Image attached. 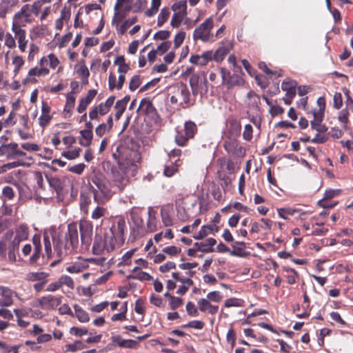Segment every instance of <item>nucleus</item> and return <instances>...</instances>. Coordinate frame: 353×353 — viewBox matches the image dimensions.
Wrapping results in <instances>:
<instances>
[{
  "label": "nucleus",
  "mask_w": 353,
  "mask_h": 353,
  "mask_svg": "<svg viewBox=\"0 0 353 353\" xmlns=\"http://www.w3.org/2000/svg\"><path fill=\"white\" fill-rule=\"evenodd\" d=\"M52 240L54 253L50 236L47 234H43V245L46 257L52 259L54 254L57 256V259L50 264V267L56 266L65 256L77 252L79 246V232L77 223H70L68 225V230L65 233L63 239H56L53 236Z\"/></svg>",
  "instance_id": "f257e3e1"
},
{
  "label": "nucleus",
  "mask_w": 353,
  "mask_h": 353,
  "mask_svg": "<svg viewBox=\"0 0 353 353\" xmlns=\"http://www.w3.org/2000/svg\"><path fill=\"white\" fill-rule=\"evenodd\" d=\"M126 228L125 219L119 217L113 222L108 231L103 234H97L92 246L93 254H101L104 251L111 252L122 246L125 240Z\"/></svg>",
  "instance_id": "f03ea898"
},
{
  "label": "nucleus",
  "mask_w": 353,
  "mask_h": 353,
  "mask_svg": "<svg viewBox=\"0 0 353 353\" xmlns=\"http://www.w3.org/2000/svg\"><path fill=\"white\" fill-rule=\"evenodd\" d=\"M112 158L117 163L121 169H127L134 171L137 169V163L139 162L141 157L137 150H134L124 145H119L112 154Z\"/></svg>",
  "instance_id": "7ed1b4c3"
},
{
  "label": "nucleus",
  "mask_w": 353,
  "mask_h": 353,
  "mask_svg": "<svg viewBox=\"0 0 353 353\" xmlns=\"http://www.w3.org/2000/svg\"><path fill=\"white\" fill-rule=\"evenodd\" d=\"M96 188H92L94 201L98 204H103L110 199L114 192L107 184L105 176L101 173L94 174L91 178Z\"/></svg>",
  "instance_id": "20e7f679"
},
{
  "label": "nucleus",
  "mask_w": 353,
  "mask_h": 353,
  "mask_svg": "<svg viewBox=\"0 0 353 353\" xmlns=\"http://www.w3.org/2000/svg\"><path fill=\"white\" fill-rule=\"evenodd\" d=\"M214 25L212 17L207 18L202 23L196 28L193 32L192 39L194 41H201L203 43H212L216 41V37L212 33Z\"/></svg>",
  "instance_id": "39448f33"
},
{
  "label": "nucleus",
  "mask_w": 353,
  "mask_h": 353,
  "mask_svg": "<svg viewBox=\"0 0 353 353\" xmlns=\"http://www.w3.org/2000/svg\"><path fill=\"white\" fill-rule=\"evenodd\" d=\"M130 172L127 169H121L119 165L112 169L110 185L114 189V192H121L128 185L129 183L128 174Z\"/></svg>",
  "instance_id": "423d86ee"
},
{
  "label": "nucleus",
  "mask_w": 353,
  "mask_h": 353,
  "mask_svg": "<svg viewBox=\"0 0 353 353\" xmlns=\"http://www.w3.org/2000/svg\"><path fill=\"white\" fill-rule=\"evenodd\" d=\"M143 208L139 207H133L130 211V219L134 223V226L131 228L130 236L133 239L139 237L144 234L143 220L141 214Z\"/></svg>",
  "instance_id": "0eeeda50"
},
{
  "label": "nucleus",
  "mask_w": 353,
  "mask_h": 353,
  "mask_svg": "<svg viewBox=\"0 0 353 353\" xmlns=\"http://www.w3.org/2000/svg\"><path fill=\"white\" fill-rule=\"evenodd\" d=\"M115 100V97L110 96L105 102L92 107L89 111V117L91 121H100L101 117L107 114L111 110Z\"/></svg>",
  "instance_id": "6e6552de"
},
{
  "label": "nucleus",
  "mask_w": 353,
  "mask_h": 353,
  "mask_svg": "<svg viewBox=\"0 0 353 353\" xmlns=\"http://www.w3.org/2000/svg\"><path fill=\"white\" fill-rule=\"evenodd\" d=\"M172 95L170 97V102L172 104H188L190 101V92L187 85L183 83L177 84L172 88Z\"/></svg>",
  "instance_id": "1a4fd4ad"
},
{
  "label": "nucleus",
  "mask_w": 353,
  "mask_h": 353,
  "mask_svg": "<svg viewBox=\"0 0 353 353\" xmlns=\"http://www.w3.org/2000/svg\"><path fill=\"white\" fill-rule=\"evenodd\" d=\"M92 223L87 220H81L79 223L81 249L88 250L92 240Z\"/></svg>",
  "instance_id": "9d476101"
},
{
  "label": "nucleus",
  "mask_w": 353,
  "mask_h": 353,
  "mask_svg": "<svg viewBox=\"0 0 353 353\" xmlns=\"http://www.w3.org/2000/svg\"><path fill=\"white\" fill-rule=\"evenodd\" d=\"M223 147L228 154L238 157H243L245 155L246 150L239 143L237 138L226 137L223 143Z\"/></svg>",
  "instance_id": "9b49d317"
},
{
  "label": "nucleus",
  "mask_w": 353,
  "mask_h": 353,
  "mask_svg": "<svg viewBox=\"0 0 353 353\" xmlns=\"http://www.w3.org/2000/svg\"><path fill=\"white\" fill-rule=\"evenodd\" d=\"M31 9L30 4L23 5L21 10L16 12L13 17L12 24L19 27L25 26L27 23H30L32 21L31 19Z\"/></svg>",
  "instance_id": "f8f14e48"
},
{
  "label": "nucleus",
  "mask_w": 353,
  "mask_h": 353,
  "mask_svg": "<svg viewBox=\"0 0 353 353\" xmlns=\"http://www.w3.org/2000/svg\"><path fill=\"white\" fill-rule=\"evenodd\" d=\"M220 73L222 79V84L227 86L228 89L232 88L234 86H241L244 84L243 79L239 74H231L225 68H220Z\"/></svg>",
  "instance_id": "ddd939ff"
},
{
  "label": "nucleus",
  "mask_w": 353,
  "mask_h": 353,
  "mask_svg": "<svg viewBox=\"0 0 353 353\" xmlns=\"http://www.w3.org/2000/svg\"><path fill=\"white\" fill-rule=\"evenodd\" d=\"M297 82L290 78L285 79L281 83V89L285 91V96L283 98L284 103L286 105H290L293 99L296 96V88Z\"/></svg>",
  "instance_id": "4468645a"
},
{
  "label": "nucleus",
  "mask_w": 353,
  "mask_h": 353,
  "mask_svg": "<svg viewBox=\"0 0 353 353\" xmlns=\"http://www.w3.org/2000/svg\"><path fill=\"white\" fill-rule=\"evenodd\" d=\"M0 152L1 154L6 155L8 159H13L17 157H22L26 154L25 152L19 150L18 144L14 142L3 144L0 147Z\"/></svg>",
  "instance_id": "2eb2a0df"
},
{
  "label": "nucleus",
  "mask_w": 353,
  "mask_h": 353,
  "mask_svg": "<svg viewBox=\"0 0 353 353\" xmlns=\"http://www.w3.org/2000/svg\"><path fill=\"white\" fill-rule=\"evenodd\" d=\"M62 296H54L51 294L43 296L38 299L39 306L43 310H53L61 305Z\"/></svg>",
  "instance_id": "dca6fc26"
},
{
  "label": "nucleus",
  "mask_w": 353,
  "mask_h": 353,
  "mask_svg": "<svg viewBox=\"0 0 353 353\" xmlns=\"http://www.w3.org/2000/svg\"><path fill=\"white\" fill-rule=\"evenodd\" d=\"M0 305L1 307H9L13 304V296H17V294L8 287L0 285Z\"/></svg>",
  "instance_id": "f3484780"
},
{
  "label": "nucleus",
  "mask_w": 353,
  "mask_h": 353,
  "mask_svg": "<svg viewBox=\"0 0 353 353\" xmlns=\"http://www.w3.org/2000/svg\"><path fill=\"white\" fill-rule=\"evenodd\" d=\"M32 241L34 245V250L32 255L29 258L28 263L31 265H34L37 263L41 254L42 246L41 236L39 234H34L32 236Z\"/></svg>",
  "instance_id": "a211bd4d"
},
{
  "label": "nucleus",
  "mask_w": 353,
  "mask_h": 353,
  "mask_svg": "<svg viewBox=\"0 0 353 353\" xmlns=\"http://www.w3.org/2000/svg\"><path fill=\"white\" fill-rule=\"evenodd\" d=\"M12 30L14 33L15 38L18 41L19 49L21 52H26L28 40L26 39V32L21 27L12 25Z\"/></svg>",
  "instance_id": "6ab92c4d"
},
{
  "label": "nucleus",
  "mask_w": 353,
  "mask_h": 353,
  "mask_svg": "<svg viewBox=\"0 0 353 353\" xmlns=\"http://www.w3.org/2000/svg\"><path fill=\"white\" fill-rule=\"evenodd\" d=\"M51 108L46 101H43L41 105V114L39 118V125L44 128L49 125L52 119V115L50 114Z\"/></svg>",
  "instance_id": "aec40b11"
},
{
  "label": "nucleus",
  "mask_w": 353,
  "mask_h": 353,
  "mask_svg": "<svg viewBox=\"0 0 353 353\" xmlns=\"http://www.w3.org/2000/svg\"><path fill=\"white\" fill-rule=\"evenodd\" d=\"M212 61V50L203 52L201 55L192 54L190 57V62L192 64L200 66L206 65L208 62Z\"/></svg>",
  "instance_id": "412c9836"
},
{
  "label": "nucleus",
  "mask_w": 353,
  "mask_h": 353,
  "mask_svg": "<svg viewBox=\"0 0 353 353\" xmlns=\"http://www.w3.org/2000/svg\"><path fill=\"white\" fill-rule=\"evenodd\" d=\"M197 305L199 306V310L201 312H208V314L214 315L219 311V306L211 304L210 301L206 298L200 299L197 301Z\"/></svg>",
  "instance_id": "4be33fe9"
},
{
  "label": "nucleus",
  "mask_w": 353,
  "mask_h": 353,
  "mask_svg": "<svg viewBox=\"0 0 353 353\" xmlns=\"http://www.w3.org/2000/svg\"><path fill=\"white\" fill-rule=\"evenodd\" d=\"M97 94V90L92 89L88 90L86 96L79 100V103L77 107V112L80 114L84 112L86 110L88 105L92 101Z\"/></svg>",
  "instance_id": "5701e85b"
},
{
  "label": "nucleus",
  "mask_w": 353,
  "mask_h": 353,
  "mask_svg": "<svg viewBox=\"0 0 353 353\" xmlns=\"http://www.w3.org/2000/svg\"><path fill=\"white\" fill-rule=\"evenodd\" d=\"M88 260L79 258L77 261L68 265L66 268V271L71 274L80 273L88 269Z\"/></svg>",
  "instance_id": "b1692460"
},
{
  "label": "nucleus",
  "mask_w": 353,
  "mask_h": 353,
  "mask_svg": "<svg viewBox=\"0 0 353 353\" xmlns=\"http://www.w3.org/2000/svg\"><path fill=\"white\" fill-rule=\"evenodd\" d=\"M182 164V161L180 159H177L174 162L170 161L167 163L163 170V174L167 177H171L174 176L179 171V167Z\"/></svg>",
  "instance_id": "393cba45"
},
{
  "label": "nucleus",
  "mask_w": 353,
  "mask_h": 353,
  "mask_svg": "<svg viewBox=\"0 0 353 353\" xmlns=\"http://www.w3.org/2000/svg\"><path fill=\"white\" fill-rule=\"evenodd\" d=\"M230 50V47L223 46L219 47L214 52L212 50V61L217 63L222 62Z\"/></svg>",
  "instance_id": "a878e982"
},
{
  "label": "nucleus",
  "mask_w": 353,
  "mask_h": 353,
  "mask_svg": "<svg viewBox=\"0 0 353 353\" xmlns=\"http://www.w3.org/2000/svg\"><path fill=\"white\" fill-rule=\"evenodd\" d=\"M241 122L236 119H232L229 121V128L227 137L237 138L241 133Z\"/></svg>",
  "instance_id": "bb28decb"
},
{
  "label": "nucleus",
  "mask_w": 353,
  "mask_h": 353,
  "mask_svg": "<svg viewBox=\"0 0 353 353\" xmlns=\"http://www.w3.org/2000/svg\"><path fill=\"white\" fill-rule=\"evenodd\" d=\"M49 274L45 272H30L26 274L25 279L30 282H41L48 279Z\"/></svg>",
  "instance_id": "cd10ccee"
},
{
  "label": "nucleus",
  "mask_w": 353,
  "mask_h": 353,
  "mask_svg": "<svg viewBox=\"0 0 353 353\" xmlns=\"http://www.w3.org/2000/svg\"><path fill=\"white\" fill-rule=\"evenodd\" d=\"M148 214L147 228L150 232H154L158 229V221L155 215L156 212L150 208Z\"/></svg>",
  "instance_id": "c85d7f7f"
},
{
  "label": "nucleus",
  "mask_w": 353,
  "mask_h": 353,
  "mask_svg": "<svg viewBox=\"0 0 353 353\" xmlns=\"http://www.w3.org/2000/svg\"><path fill=\"white\" fill-rule=\"evenodd\" d=\"M18 3L19 0H1V14L5 16L7 13L10 12Z\"/></svg>",
  "instance_id": "c756f323"
},
{
  "label": "nucleus",
  "mask_w": 353,
  "mask_h": 353,
  "mask_svg": "<svg viewBox=\"0 0 353 353\" xmlns=\"http://www.w3.org/2000/svg\"><path fill=\"white\" fill-rule=\"evenodd\" d=\"M128 278L139 281H151L152 279V276L150 274L141 271L138 267H135L132 270V274L129 276Z\"/></svg>",
  "instance_id": "7c9ffc66"
},
{
  "label": "nucleus",
  "mask_w": 353,
  "mask_h": 353,
  "mask_svg": "<svg viewBox=\"0 0 353 353\" xmlns=\"http://www.w3.org/2000/svg\"><path fill=\"white\" fill-rule=\"evenodd\" d=\"M76 97L73 94V92H69L66 95V103L63 109V112L66 116L68 114H71L72 109L75 105Z\"/></svg>",
  "instance_id": "2f4dec72"
},
{
  "label": "nucleus",
  "mask_w": 353,
  "mask_h": 353,
  "mask_svg": "<svg viewBox=\"0 0 353 353\" xmlns=\"http://www.w3.org/2000/svg\"><path fill=\"white\" fill-rule=\"evenodd\" d=\"M283 270L287 273L285 275L287 282L291 285L294 284L299 276V273L294 268L287 266L283 267Z\"/></svg>",
  "instance_id": "473e14b6"
},
{
  "label": "nucleus",
  "mask_w": 353,
  "mask_h": 353,
  "mask_svg": "<svg viewBox=\"0 0 353 353\" xmlns=\"http://www.w3.org/2000/svg\"><path fill=\"white\" fill-rule=\"evenodd\" d=\"M133 1L134 0H117L114 10H120L128 12L132 10Z\"/></svg>",
  "instance_id": "72a5a7b5"
},
{
  "label": "nucleus",
  "mask_w": 353,
  "mask_h": 353,
  "mask_svg": "<svg viewBox=\"0 0 353 353\" xmlns=\"http://www.w3.org/2000/svg\"><path fill=\"white\" fill-rule=\"evenodd\" d=\"M139 110L146 114H149L155 111V108L150 99H143L141 101Z\"/></svg>",
  "instance_id": "f704fd0d"
},
{
  "label": "nucleus",
  "mask_w": 353,
  "mask_h": 353,
  "mask_svg": "<svg viewBox=\"0 0 353 353\" xmlns=\"http://www.w3.org/2000/svg\"><path fill=\"white\" fill-rule=\"evenodd\" d=\"M80 134L82 137V139L79 141L80 144L84 147L89 146L92 143L93 137L92 131L84 129L80 131Z\"/></svg>",
  "instance_id": "c9c22d12"
},
{
  "label": "nucleus",
  "mask_w": 353,
  "mask_h": 353,
  "mask_svg": "<svg viewBox=\"0 0 353 353\" xmlns=\"http://www.w3.org/2000/svg\"><path fill=\"white\" fill-rule=\"evenodd\" d=\"M14 236L22 241L27 240L29 236L28 227L25 224L20 225L15 230Z\"/></svg>",
  "instance_id": "e433bc0d"
},
{
  "label": "nucleus",
  "mask_w": 353,
  "mask_h": 353,
  "mask_svg": "<svg viewBox=\"0 0 353 353\" xmlns=\"http://www.w3.org/2000/svg\"><path fill=\"white\" fill-rule=\"evenodd\" d=\"M216 241L214 238H209L205 241L201 242V252L210 253L214 251L213 247L216 245Z\"/></svg>",
  "instance_id": "4c0bfd02"
},
{
  "label": "nucleus",
  "mask_w": 353,
  "mask_h": 353,
  "mask_svg": "<svg viewBox=\"0 0 353 353\" xmlns=\"http://www.w3.org/2000/svg\"><path fill=\"white\" fill-rule=\"evenodd\" d=\"M74 309L75 312V316L80 322L87 323L90 321V316L88 313L84 310H83L77 304H75L74 305Z\"/></svg>",
  "instance_id": "58836bf2"
},
{
  "label": "nucleus",
  "mask_w": 353,
  "mask_h": 353,
  "mask_svg": "<svg viewBox=\"0 0 353 353\" xmlns=\"http://www.w3.org/2000/svg\"><path fill=\"white\" fill-rule=\"evenodd\" d=\"M137 17H133L130 19L125 20L119 27L117 28V33L120 35H123L127 30L137 21Z\"/></svg>",
  "instance_id": "ea45409f"
},
{
  "label": "nucleus",
  "mask_w": 353,
  "mask_h": 353,
  "mask_svg": "<svg viewBox=\"0 0 353 353\" xmlns=\"http://www.w3.org/2000/svg\"><path fill=\"white\" fill-rule=\"evenodd\" d=\"M183 131L187 137L192 139L197 131V127L194 122L191 121H187L184 124V130Z\"/></svg>",
  "instance_id": "a19ab883"
},
{
  "label": "nucleus",
  "mask_w": 353,
  "mask_h": 353,
  "mask_svg": "<svg viewBox=\"0 0 353 353\" xmlns=\"http://www.w3.org/2000/svg\"><path fill=\"white\" fill-rule=\"evenodd\" d=\"M278 215L283 219H288L290 216H293L297 210L292 208H280L276 209Z\"/></svg>",
  "instance_id": "79ce46f5"
},
{
  "label": "nucleus",
  "mask_w": 353,
  "mask_h": 353,
  "mask_svg": "<svg viewBox=\"0 0 353 353\" xmlns=\"http://www.w3.org/2000/svg\"><path fill=\"white\" fill-rule=\"evenodd\" d=\"M259 68L268 75L274 76L276 77H282L283 75L282 70L279 69L277 70H272L270 68H268L266 63L263 61H261L259 63Z\"/></svg>",
  "instance_id": "37998d69"
},
{
  "label": "nucleus",
  "mask_w": 353,
  "mask_h": 353,
  "mask_svg": "<svg viewBox=\"0 0 353 353\" xmlns=\"http://www.w3.org/2000/svg\"><path fill=\"white\" fill-rule=\"evenodd\" d=\"M49 185L57 193H60L63 190V185L61 180L59 178L51 176L48 178Z\"/></svg>",
  "instance_id": "c03bdc74"
},
{
  "label": "nucleus",
  "mask_w": 353,
  "mask_h": 353,
  "mask_svg": "<svg viewBox=\"0 0 353 353\" xmlns=\"http://www.w3.org/2000/svg\"><path fill=\"white\" fill-rule=\"evenodd\" d=\"M170 12L168 8H163L157 17V26L161 27L168 19Z\"/></svg>",
  "instance_id": "a18cd8bd"
},
{
  "label": "nucleus",
  "mask_w": 353,
  "mask_h": 353,
  "mask_svg": "<svg viewBox=\"0 0 353 353\" xmlns=\"http://www.w3.org/2000/svg\"><path fill=\"white\" fill-rule=\"evenodd\" d=\"M233 250L230 252V254L236 256H243V250L245 248V243L243 241H236L232 245Z\"/></svg>",
  "instance_id": "49530a36"
},
{
  "label": "nucleus",
  "mask_w": 353,
  "mask_h": 353,
  "mask_svg": "<svg viewBox=\"0 0 353 353\" xmlns=\"http://www.w3.org/2000/svg\"><path fill=\"white\" fill-rule=\"evenodd\" d=\"M171 8L174 12L187 15V2L185 0L174 3Z\"/></svg>",
  "instance_id": "de8ad7c7"
},
{
  "label": "nucleus",
  "mask_w": 353,
  "mask_h": 353,
  "mask_svg": "<svg viewBox=\"0 0 353 353\" xmlns=\"http://www.w3.org/2000/svg\"><path fill=\"white\" fill-rule=\"evenodd\" d=\"M212 231L213 228L211 225H204L201 227L199 232L193 236V238L195 239H203L209 234L212 233Z\"/></svg>",
  "instance_id": "09e8293b"
},
{
  "label": "nucleus",
  "mask_w": 353,
  "mask_h": 353,
  "mask_svg": "<svg viewBox=\"0 0 353 353\" xmlns=\"http://www.w3.org/2000/svg\"><path fill=\"white\" fill-rule=\"evenodd\" d=\"M85 347V344L81 341H75L72 344L65 345V352H75L78 350H83Z\"/></svg>",
  "instance_id": "8fccbe9b"
},
{
  "label": "nucleus",
  "mask_w": 353,
  "mask_h": 353,
  "mask_svg": "<svg viewBox=\"0 0 353 353\" xmlns=\"http://www.w3.org/2000/svg\"><path fill=\"white\" fill-rule=\"evenodd\" d=\"M200 77L197 74H193L190 78V85L192 94L196 96L199 93V81Z\"/></svg>",
  "instance_id": "3c124183"
},
{
  "label": "nucleus",
  "mask_w": 353,
  "mask_h": 353,
  "mask_svg": "<svg viewBox=\"0 0 353 353\" xmlns=\"http://www.w3.org/2000/svg\"><path fill=\"white\" fill-rule=\"evenodd\" d=\"M49 72H50V70L46 67H41L39 68H38L37 67H35V68H31L29 70L28 74L30 77H34V76L40 77V76H46V75L48 74Z\"/></svg>",
  "instance_id": "603ef678"
},
{
  "label": "nucleus",
  "mask_w": 353,
  "mask_h": 353,
  "mask_svg": "<svg viewBox=\"0 0 353 353\" xmlns=\"http://www.w3.org/2000/svg\"><path fill=\"white\" fill-rule=\"evenodd\" d=\"M191 138L187 137L185 132L182 131L177 132L175 136V142L179 146H185Z\"/></svg>",
  "instance_id": "864d4df0"
},
{
  "label": "nucleus",
  "mask_w": 353,
  "mask_h": 353,
  "mask_svg": "<svg viewBox=\"0 0 353 353\" xmlns=\"http://www.w3.org/2000/svg\"><path fill=\"white\" fill-rule=\"evenodd\" d=\"M186 15L174 12L172 17L170 25L172 28H178Z\"/></svg>",
  "instance_id": "5fc2aeb1"
},
{
  "label": "nucleus",
  "mask_w": 353,
  "mask_h": 353,
  "mask_svg": "<svg viewBox=\"0 0 353 353\" xmlns=\"http://www.w3.org/2000/svg\"><path fill=\"white\" fill-rule=\"evenodd\" d=\"M115 13L112 19V25H116L117 28L119 27V23L125 18L127 12L123 10H114Z\"/></svg>",
  "instance_id": "6e6d98bb"
},
{
  "label": "nucleus",
  "mask_w": 353,
  "mask_h": 353,
  "mask_svg": "<svg viewBox=\"0 0 353 353\" xmlns=\"http://www.w3.org/2000/svg\"><path fill=\"white\" fill-rule=\"evenodd\" d=\"M351 111L343 109L339 112L338 119L343 127H345L349 122V117Z\"/></svg>",
  "instance_id": "4d7b16f0"
},
{
  "label": "nucleus",
  "mask_w": 353,
  "mask_h": 353,
  "mask_svg": "<svg viewBox=\"0 0 353 353\" xmlns=\"http://www.w3.org/2000/svg\"><path fill=\"white\" fill-rule=\"evenodd\" d=\"M187 314L190 316H197L199 315V306L196 307L194 303L188 301L185 305Z\"/></svg>",
  "instance_id": "13d9d810"
},
{
  "label": "nucleus",
  "mask_w": 353,
  "mask_h": 353,
  "mask_svg": "<svg viewBox=\"0 0 353 353\" xmlns=\"http://www.w3.org/2000/svg\"><path fill=\"white\" fill-rule=\"evenodd\" d=\"M116 112L114 114V118L116 120H119L126 109V105L121 103L119 101L116 102L114 105Z\"/></svg>",
  "instance_id": "bf43d9fd"
},
{
  "label": "nucleus",
  "mask_w": 353,
  "mask_h": 353,
  "mask_svg": "<svg viewBox=\"0 0 353 353\" xmlns=\"http://www.w3.org/2000/svg\"><path fill=\"white\" fill-rule=\"evenodd\" d=\"M81 150L80 148H77L74 150L63 152L62 156L69 160L75 159L79 157Z\"/></svg>",
  "instance_id": "052dcab7"
},
{
  "label": "nucleus",
  "mask_w": 353,
  "mask_h": 353,
  "mask_svg": "<svg viewBox=\"0 0 353 353\" xmlns=\"http://www.w3.org/2000/svg\"><path fill=\"white\" fill-rule=\"evenodd\" d=\"M186 33L183 30H180L174 37V48H179L185 39Z\"/></svg>",
  "instance_id": "680f3d73"
},
{
  "label": "nucleus",
  "mask_w": 353,
  "mask_h": 353,
  "mask_svg": "<svg viewBox=\"0 0 353 353\" xmlns=\"http://www.w3.org/2000/svg\"><path fill=\"white\" fill-rule=\"evenodd\" d=\"M206 299L210 302L219 303L223 299V296L219 291H212L208 293Z\"/></svg>",
  "instance_id": "e2e57ef3"
},
{
  "label": "nucleus",
  "mask_w": 353,
  "mask_h": 353,
  "mask_svg": "<svg viewBox=\"0 0 353 353\" xmlns=\"http://www.w3.org/2000/svg\"><path fill=\"white\" fill-rule=\"evenodd\" d=\"M183 328L191 327L196 330H202L205 327V323L199 320H194L181 326Z\"/></svg>",
  "instance_id": "0e129e2a"
},
{
  "label": "nucleus",
  "mask_w": 353,
  "mask_h": 353,
  "mask_svg": "<svg viewBox=\"0 0 353 353\" xmlns=\"http://www.w3.org/2000/svg\"><path fill=\"white\" fill-rule=\"evenodd\" d=\"M227 341L230 344L231 347L233 348L236 344V335L232 327L228 330L226 334Z\"/></svg>",
  "instance_id": "69168bd1"
},
{
  "label": "nucleus",
  "mask_w": 353,
  "mask_h": 353,
  "mask_svg": "<svg viewBox=\"0 0 353 353\" xmlns=\"http://www.w3.org/2000/svg\"><path fill=\"white\" fill-rule=\"evenodd\" d=\"M141 83V77L139 75H134L130 81L129 89L131 91H134L140 86Z\"/></svg>",
  "instance_id": "338daca9"
},
{
  "label": "nucleus",
  "mask_w": 353,
  "mask_h": 353,
  "mask_svg": "<svg viewBox=\"0 0 353 353\" xmlns=\"http://www.w3.org/2000/svg\"><path fill=\"white\" fill-rule=\"evenodd\" d=\"M107 210L103 207L97 206L92 212L91 217L92 219L97 220L105 215Z\"/></svg>",
  "instance_id": "774afa93"
}]
</instances>
